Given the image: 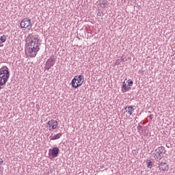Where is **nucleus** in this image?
<instances>
[{"mask_svg": "<svg viewBox=\"0 0 175 175\" xmlns=\"http://www.w3.org/2000/svg\"><path fill=\"white\" fill-rule=\"evenodd\" d=\"M39 50H40V48L39 47V45L38 44H35L34 42H30L25 51L26 54H27V55L30 57V58H35Z\"/></svg>", "mask_w": 175, "mask_h": 175, "instance_id": "nucleus-1", "label": "nucleus"}, {"mask_svg": "<svg viewBox=\"0 0 175 175\" xmlns=\"http://www.w3.org/2000/svg\"><path fill=\"white\" fill-rule=\"evenodd\" d=\"M84 83V77L83 75L75 76L72 80L71 84L73 88L80 87Z\"/></svg>", "mask_w": 175, "mask_h": 175, "instance_id": "nucleus-2", "label": "nucleus"}, {"mask_svg": "<svg viewBox=\"0 0 175 175\" xmlns=\"http://www.w3.org/2000/svg\"><path fill=\"white\" fill-rule=\"evenodd\" d=\"M156 153H153L154 158L161 160L163 158V154H166V149L163 146H159L155 150Z\"/></svg>", "mask_w": 175, "mask_h": 175, "instance_id": "nucleus-3", "label": "nucleus"}, {"mask_svg": "<svg viewBox=\"0 0 175 175\" xmlns=\"http://www.w3.org/2000/svg\"><path fill=\"white\" fill-rule=\"evenodd\" d=\"M32 22L31 21V19H28L27 18H24L21 22V28L23 29V31H25V29H27V31H29L31 28H32Z\"/></svg>", "mask_w": 175, "mask_h": 175, "instance_id": "nucleus-4", "label": "nucleus"}, {"mask_svg": "<svg viewBox=\"0 0 175 175\" xmlns=\"http://www.w3.org/2000/svg\"><path fill=\"white\" fill-rule=\"evenodd\" d=\"M127 82H128V84H126L125 81L123 82L122 87V92H126V91H129L131 90V87L133 85V81L128 80Z\"/></svg>", "mask_w": 175, "mask_h": 175, "instance_id": "nucleus-5", "label": "nucleus"}, {"mask_svg": "<svg viewBox=\"0 0 175 175\" xmlns=\"http://www.w3.org/2000/svg\"><path fill=\"white\" fill-rule=\"evenodd\" d=\"M59 154V148L58 147H54L49 150V155L52 158H57Z\"/></svg>", "mask_w": 175, "mask_h": 175, "instance_id": "nucleus-6", "label": "nucleus"}, {"mask_svg": "<svg viewBox=\"0 0 175 175\" xmlns=\"http://www.w3.org/2000/svg\"><path fill=\"white\" fill-rule=\"evenodd\" d=\"M28 39H31V42L30 43H35L36 44H38V46H40V43H39V36L38 35H32V34H29L27 38V40H28Z\"/></svg>", "mask_w": 175, "mask_h": 175, "instance_id": "nucleus-7", "label": "nucleus"}, {"mask_svg": "<svg viewBox=\"0 0 175 175\" xmlns=\"http://www.w3.org/2000/svg\"><path fill=\"white\" fill-rule=\"evenodd\" d=\"M55 65V59L51 57L46 62V69L47 70H50L51 69V66H54Z\"/></svg>", "mask_w": 175, "mask_h": 175, "instance_id": "nucleus-8", "label": "nucleus"}, {"mask_svg": "<svg viewBox=\"0 0 175 175\" xmlns=\"http://www.w3.org/2000/svg\"><path fill=\"white\" fill-rule=\"evenodd\" d=\"M47 126L49 128H51L49 129V131H51V129H57V127L58 126V122L52 119L47 122Z\"/></svg>", "mask_w": 175, "mask_h": 175, "instance_id": "nucleus-9", "label": "nucleus"}, {"mask_svg": "<svg viewBox=\"0 0 175 175\" xmlns=\"http://www.w3.org/2000/svg\"><path fill=\"white\" fill-rule=\"evenodd\" d=\"M9 77H10V75H4L0 74V85H5L8 80H9Z\"/></svg>", "mask_w": 175, "mask_h": 175, "instance_id": "nucleus-10", "label": "nucleus"}, {"mask_svg": "<svg viewBox=\"0 0 175 175\" xmlns=\"http://www.w3.org/2000/svg\"><path fill=\"white\" fill-rule=\"evenodd\" d=\"M0 75H4L5 76L10 75L9 72V68L6 66L0 68Z\"/></svg>", "mask_w": 175, "mask_h": 175, "instance_id": "nucleus-11", "label": "nucleus"}, {"mask_svg": "<svg viewBox=\"0 0 175 175\" xmlns=\"http://www.w3.org/2000/svg\"><path fill=\"white\" fill-rule=\"evenodd\" d=\"M159 167L160 170H163V172H166V170H169V165L166 163H161L159 165Z\"/></svg>", "mask_w": 175, "mask_h": 175, "instance_id": "nucleus-12", "label": "nucleus"}, {"mask_svg": "<svg viewBox=\"0 0 175 175\" xmlns=\"http://www.w3.org/2000/svg\"><path fill=\"white\" fill-rule=\"evenodd\" d=\"M124 110H126V113H128L130 116H132L133 114V111H135V108H133V105L126 107L124 108Z\"/></svg>", "mask_w": 175, "mask_h": 175, "instance_id": "nucleus-13", "label": "nucleus"}, {"mask_svg": "<svg viewBox=\"0 0 175 175\" xmlns=\"http://www.w3.org/2000/svg\"><path fill=\"white\" fill-rule=\"evenodd\" d=\"M62 136V133H59L53 136H51V140H58V139H60Z\"/></svg>", "mask_w": 175, "mask_h": 175, "instance_id": "nucleus-14", "label": "nucleus"}, {"mask_svg": "<svg viewBox=\"0 0 175 175\" xmlns=\"http://www.w3.org/2000/svg\"><path fill=\"white\" fill-rule=\"evenodd\" d=\"M100 5L101 8H106V6H107V1H102L100 2Z\"/></svg>", "mask_w": 175, "mask_h": 175, "instance_id": "nucleus-15", "label": "nucleus"}, {"mask_svg": "<svg viewBox=\"0 0 175 175\" xmlns=\"http://www.w3.org/2000/svg\"><path fill=\"white\" fill-rule=\"evenodd\" d=\"M146 163H147V167L149 169H151L152 167V161L150 160H146Z\"/></svg>", "mask_w": 175, "mask_h": 175, "instance_id": "nucleus-16", "label": "nucleus"}, {"mask_svg": "<svg viewBox=\"0 0 175 175\" xmlns=\"http://www.w3.org/2000/svg\"><path fill=\"white\" fill-rule=\"evenodd\" d=\"M2 43H5L6 42V36H3L0 38Z\"/></svg>", "mask_w": 175, "mask_h": 175, "instance_id": "nucleus-17", "label": "nucleus"}, {"mask_svg": "<svg viewBox=\"0 0 175 175\" xmlns=\"http://www.w3.org/2000/svg\"><path fill=\"white\" fill-rule=\"evenodd\" d=\"M116 64H117V65L120 64V59L116 60Z\"/></svg>", "mask_w": 175, "mask_h": 175, "instance_id": "nucleus-18", "label": "nucleus"}, {"mask_svg": "<svg viewBox=\"0 0 175 175\" xmlns=\"http://www.w3.org/2000/svg\"><path fill=\"white\" fill-rule=\"evenodd\" d=\"M143 127L142 126H138L137 129H142Z\"/></svg>", "mask_w": 175, "mask_h": 175, "instance_id": "nucleus-19", "label": "nucleus"}, {"mask_svg": "<svg viewBox=\"0 0 175 175\" xmlns=\"http://www.w3.org/2000/svg\"><path fill=\"white\" fill-rule=\"evenodd\" d=\"M97 15H98V16H101V15H100V12H98V13H97Z\"/></svg>", "mask_w": 175, "mask_h": 175, "instance_id": "nucleus-20", "label": "nucleus"}, {"mask_svg": "<svg viewBox=\"0 0 175 175\" xmlns=\"http://www.w3.org/2000/svg\"><path fill=\"white\" fill-rule=\"evenodd\" d=\"M3 85H0V90H2V88H3V87H2Z\"/></svg>", "mask_w": 175, "mask_h": 175, "instance_id": "nucleus-21", "label": "nucleus"}, {"mask_svg": "<svg viewBox=\"0 0 175 175\" xmlns=\"http://www.w3.org/2000/svg\"><path fill=\"white\" fill-rule=\"evenodd\" d=\"M149 117L151 120H152V116L150 115Z\"/></svg>", "mask_w": 175, "mask_h": 175, "instance_id": "nucleus-22", "label": "nucleus"}, {"mask_svg": "<svg viewBox=\"0 0 175 175\" xmlns=\"http://www.w3.org/2000/svg\"><path fill=\"white\" fill-rule=\"evenodd\" d=\"M0 163H3V161H0Z\"/></svg>", "mask_w": 175, "mask_h": 175, "instance_id": "nucleus-23", "label": "nucleus"}, {"mask_svg": "<svg viewBox=\"0 0 175 175\" xmlns=\"http://www.w3.org/2000/svg\"><path fill=\"white\" fill-rule=\"evenodd\" d=\"M166 147H167V148H169V145H166Z\"/></svg>", "mask_w": 175, "mask_h": 175, "instance_id": "nucleus-24", "label": "nucleus"}, {"mask_svg": "<svg viewBox=\"0 0 175 175\" xmlns=\"http://www.w3.org/2000/svg\"><path fill=\"white\" fill-rule=\"evenodd\" d=\"M2 46H3V45H0V47H2Z\"/></svg>", "mask_w": 175, "mask_h": 175, "instance_id": "nucleus-25", "label": "nucleus"}]
</instances>
